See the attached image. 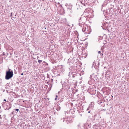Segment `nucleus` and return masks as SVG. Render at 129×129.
Wrapping results in <instances>:
<instances>
[{"instance_id":"nucleus-1","label":"nucleus","mask_w":129,"mask_h":129,"mask_svg":"<svg viewBox=\"0 0 129 129\" xmlns=\"http://www.w3.org/2000/svg\"><path fill=\"white\" fill-rule=\"evenodd\" d=\"M13 75V73L12 70L11 72H6L5 79L6 80H9L12 77Z\"/></svg>"},{"instance_id":"nucleus-2","label":"nucleus","mask_w":129,"mask_h":129,"mask_svg":"<svg viewBox=\"0 0 129 129\" xmlns=\"http://www.w3.org/2000/svg\"><path fill=\"white\" fill-rule=\"evenodd\" d=\"M88 28L87 27L86 28L85 27H84L82 29V31L85 33H88L87 31H88Z\"/></svg>"},{"instance_id":"nucleus-3","label":"nucleus","mask_w":129,"mask_h":129,"mask_svg":"<svg viewBox=\"0 0 129 129\" xmlns=\"http://www.w3.org/2000/svg\"><path fill=\"white\" fill-rule=\"evenodd\" d=\"M43 64L45 65H47L48 66V64L47 63V62H45V61H44L43 62Z\"/></svg>"},{"instance_id":"nucleus-4","label":"nucleus","mask_w":129,"mask_h":129,"mask_svg":"<svg viewBox=\"0 0 129 129\" xmlns=\"http://www.w3.org/2000/svg\"><path fill=\"white\" fill-rule=\"evenodd\" d=\"M38 61L39 63H41L42 62V60H38Z\"/></svg>"},{"instance_id":"nucleus-5","label":"nucleus","mask_w":129,"mask_h":129,"mask_svg":"<svg viewBox=\"0 0 129 129\" xmlns=\"http://www.w3.org/2000/svg\"><path fill=\"white\" fill-rule=\"evenodd\" d=\"M56 98L55 99V100H56L57 99V98H58V96L57 95H56Z\"/></svg>"},{"instance_id":"nucleus-6","label":"nucleus","mask_w":129,"mask_h":129,"mask_svg":"<svg viewBox=\"0 0 129 129\" xmlns=\"http://www.w3.org/2000/svg\"><path fill=\"white\" fill-rule=\"evenodd\" d=\"M7 72H11V69H9V70L8 71H7Z\"/></svg>"},{"instance_id":"nucleus-7","label":"nucleus","mask_w":129,"mask_h":129,"mask_svg":"<svg viewBox=\"0 0 129 129\" xmlns=\"http://www.w3.org/2000/svg\"><path fill=\"white\" fill-rule=\"evenodd\" d=\"M16 111H17V112H18L19 111V110L18 109H15Z\"/></svg>"},{"instance_id":"nucleus-8","label":"nucleus","mask_w":129,"mask_h":129,"mask_svg":"<svg viewBox=\"0 0 129 129\" xmlns=\"http://www.w3.org/2000/svg\"><path fill=\"white\" fill-rule=\"evenodd\" d=\"M98 53L99 54H100L101 53V52L100 51H99L98 52Z\"/></svg>"},{"instance_id":"nucleus-9","label":"nucleus","mask_w":129,"mask_h":129,"mask_svg":"<svg viewBox=\"0 0 129 129\" xmlns=\"http://www.w3.org/2000/svg\"><path fill=\"white\" fill-rule=\"evenodd\" d=\"M23 75V73H22L21 74V75Z\"/></svg>"},{"instance_id":"nucleus-10","label":"nucleus","mask_w":129,"mask_h":129,"mask_svg":"<svg viewBox=\"0 0 129 129\" xmlns=\"http://www.w3.org/2000/svg\"><path fill=\"white\" fill-rule=\"evenodd\" d=\"M4 101H6V100L5 99H4Z\"/></svg>"},{"instance_id":"nucleus-11","label":"nucleus","mask_w":129,"mask_h":129,"mask_svg":"<svg viewBox=\"0 0 129 129\" xmlns=\"http://www.w3.org/2000/svg\"><path fill=\"white\" fill-rule=\"evenodd\" d=\"M90 111H89L88 112V113H90Z\"/></svg>"}]
</instances>
